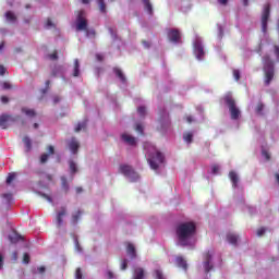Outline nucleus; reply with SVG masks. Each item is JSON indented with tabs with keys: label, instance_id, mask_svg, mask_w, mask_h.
<instances>
[{
	"label": "nucleus",
	"instance_id": "nucleus-48",
	"mask_svg": "<svg viewBox=\"0 0 279 279\" xmlns=\"http://www.w3.org/2000/svg\"><path fill=\"white\" fill-rule=\"evenodd\" d=\"M266 232V229L265 228H260L257 230V236H263Z\"/></svg>",
	"mask_w": 279,
	"mask_h": 279
},
{
	"label": "nucleus",
	"instance_id": "nucleus-59",
	"mask_svg": "<svg viewBox=\"0 0 279 279\" xmlns=\"http://www.w3.org/2000/svg\"><path fill=\"white\" fill-rule=\"evenodd\" d=\"M96 58L99 62L104 60V54H96Z\"/></svg>",
	"mask_w": 279,
	"mask_h": 279
},
{
	"label": "nucleus",
	"instance_id": "nucleus-27",
	"mask_svg": "<svg viewBox=\"0 0 279 279\" xmlns=\"http://www.w3.org/2000/svg\"><path fill=\"white\" fill-rule=\"evenodd\" d=\"M61 186L63 191H69V182L66 181V177H61Z\"/></svg>",
	"mask_w": 279,
	"mask_h": 279
},
{
	"label": "nucleus",
	"instance_id": "nucleus-16",
	"mask_svg": "<svg viewBox=\"0 0 279 279\" xmlns=\"http://www.w3.org/2000/svg\"><path fill=\"white\" fill-rule=\"evenodd\" d=\"M126 254L128 256H130L131 259L136 258V248L134 247V244L128 243Z\"/></svg>",
	"mask_w": 279,
	"mask_h": 279
},
{
	"label": "nucleus",
	"instance_id": "nucleus-58",
	"mask_svg": "<svg viewBox=\"0 0 279 279\" xmlns=\"http://www.w3.org/2000/svg\"><path fill=\"white\" fill-rule=\"evenodd\" d=\"M37 271H38L39 274H45V267H43V266L38 267V268H37Z\"/></svg>",
	"mask_w": 279,
	"mask_h": 279
},
{
	"label": "nucleus",
	"instance_id": "nucleus-4",
	"mask_svg": "<svg viewBox=\"0 0 279 279\" xmlns=\"http://www.w3.org/2000/svg\"><path fill=\"white\" fill-rule=\"evenodd\" d=\"M76 29L77 32H86V36L95 34L94 31L88 32V22L86 21V12L80 11L76 19Z\"/></svg>",
	"mask_w": 279,
	"mask_h": 279
},
{
	"label": "nucleus",
	"instance_id": "nucleus-8",
	"mask_svg": "<svg viewBox=\"0 0 279 279\" xmlns=\"http://www.w3.org/2000/svg\"><path fill=\"white\" fill-rule=\"evenodd\" d=\"M66 148L69 149V151H71L73 156H75L77 151H80V141H77V138L75 137L68 140Z\"/></svg>",
	"mask_w": 279,
	"mask_h": 279
},
{
	"label": "nucleus",
	"instance_id": "nucleus-43",
	"mask_svg": "<svg viewBox=\"0 0 279 279\" xmlns=\"http://www.w3.org/2000/svg\"><path fill=\"white\" fill-rule=\"evenodd\" d=\"M23 263H24V265H29V254H27V253L24 254Z\"/></svg>",
	"mask_w": 279,
	"mask_h": 279
},
{
	"label": "nucleus",
	"instance_id": "nucleus-60",
	"mask_svg": "<svg viewBox=\"0 0 279 279\" xmlns=\"http://www.w3.org/2000/svg\"><path fill=\"white\" fill-rule=\"evenodd\" d=\"M186 121H187V123H193V121H194V120H193V117L187 116V117H186Z\"/></svg>",
	"mask_w": 279,
	"mask_h": 279
},
{
	"label": "nucleus",
	"instance_id": "nucleus-7",
	"mask_svg": "<svg viewBox=\"0 0 279 279\" xmlns=\"http://www.w3.org/2000/svg\"><path fill=\"white\" fill-rule=\"evenodd\" d=\"M194 54L196 56V59L204 60V56H206V52L204 51V46L202 45V37L196 36L194 39Z\"/></svg>",
	"mask_w": 279,
	"mask_h": 279
},
{
	"label": "nucleus",
	"instance_id": "nucleus-62",
	"mask_svg": "<svg viewBox=\"0 0 279 279\" xmlns=\"http://www.w3.org/2000/svg\"><path fill=\"white\" fill-rule=\"evenodd\" d=\"M1 101H2V104H8V97L2 96V97H1Z\"/></svg>",
	"mask_w": 279,
	"mask_h": 279
},
{
	"label": "nucleus",
	"instance_id": "nucleus-61",
	"mask_svg": "<svg viewBox=\"0 0 279 279\" xmlns=\"http://www.w3.org/2000/svg\"><path fill=\"white\" fill-rule=\"evenodd\" d=\"M218 3H220V5H226L228 3V0H218Z\"/></svg>",
	"mask_w": 279,
	"mask_h": 279
},
{
	"label": "nucleus",
	"instance_id": "nucleus-30",
	"mask_svg": "<svg viewBox=\"0 0 279 279\" xmlns=\"http://www.w3.org/2000/svg\"><path fill=\"white\" fill-rule=\"evenodd\" d=\"M137 114H140V117H145V114H147V109L145 108V106H140L137 108Z\"/></svg>",
	"mask_w": 279,
	"mask_h": 279
},
{
	"label": "nucleus",
	"instance_id": "nucleus-18",
	"mask_svg": "<svg viewBox=\"0 0 279 279\" xmlns=\"http://www.w3.org/2000/svg\"><path fill=\"white\" fill-rule=\"evenodd\" d=\"M145 278V269L137 267L134 269L133 279H144Z\"/></svg>",
	"mask_w": 279,
	"mask_h": 279
},
{
	"label": "nucleus",
	"instance_id": "nucleus-50",
	"mask_svg": "<svg viewBox=\"0 0 279 279\" xmlns=\"http://www.w3.org/2000/svg\"><path fill=\"white\" fill-rule=\"evenodd\" d=\"M74 243H75L76 252H82V248L80 247V242H77V239L74 240Z\"/></svg>",
	"mask_w": 279,
	"mask_h": 279
},
{
	"label": "nucleus",
	"instance_id": "nucleus-6",
	"mask_svg": "<svg viewBox=\"0 0 279 279\" xmlns=\"http://www.w3.org/2000/svg\"><path fill=\"white\" fill-rule=\"evenodd\" d=\"M225 101H226L227 106H229L231 119H233V120L239 119V117H241V110H239V108H236V105L234 104L232 96L227 95L225 97Z\"/></svg>",
	"mask_w": 279,
	"mask_h": 279
},
{
	"label": "nucleus",
	"instance_id": "nucleus-35",
	"mask_svg": "<svg viewBox=\"0 0 279 279\" xmlns=\"http://www.w3.org/2000/svg\"><path fill=\"white\" fill-rule=\"evenodd\" d=\"M143 3L148 12V14H151V4L149 3V0H143Z\"/></svg>",
	"mask_w": 279,
	"mask_h": 279
},
{
	"label": "nucleus",
	"instance_id": "nucleus-1",
	"mask_svg": "<svg viewBox=\"0 0 279 279\" xmlns=\"http://www.w3.org/2000/svg\"><path fill=\"white\" fill-rule=\"evenodd\" d=\"M197 232V228L194 222H182L177 227V239L179 245L183 247H193L195 245L197 239L195 234Z\"/></svg>",
	"mask_w": 279,
	"mask_h": 279
},
{
	"label": "nucleus",
	"instance_id": "nucleus-26",
	"mask_svg": "<svg viewBox=\"0 0 279 279\" xmlns=\"http://www.w3.org/2000/svg\"><path fill=\"white\" fill-rule=\"evenodd\" d=\"M97 5L100 12L106 13V2L104 0H97Z\"/></svg>",
	"mask_w": 279,
	"mask_h": 279
},
{
	"label": "nucleus",
	"instance_id": "nucleus-40",
	"mask_svg": "<svg viewBox=\"0 0 279 279\" xmlns=\"http://www.w3.org/2000/svg\"><path fill=\"white\" fill-rule=\"evenodd\" d=\"M274 56L276 58V61L279 62V47L278 46L274 47Z\"/></svg>",
	"mask_w": 279,
	"mask_h": 279
},
{
	"label": "nucleus",
	"instance_id": "nucleus-20",
	"mask_svg": "<svg viewBox=\"0 0 279 279\" xmlns=\"http://www.w3.org/2000/svg\"><path fill=\"white\" fill-rule=\"evenodd\" d=\"M229 178H230V180H231V182H232V186H233L234 189H236V186H238V184H239V174H236V172H234V171H231V172L229 173Z\"/></svg>",
	"mask_w": 279,
	"mask_h": 279
},
{
	"label": "nucleus",
	"instance_id": "nucleus-45",
	"mask_svg": "<svg viewBox=\"0 0 279 279\" xmlns=\"http://www.w3.org/2000/svg\"><path fill=\"white\" fill-rule=\"evenodd\" d=\"M48 159H49V155L48 154H44L40 157V162L44 165V162H47Z\"/></svg>",
	"mask_w": 279,
	"mask_h": 279
},
{
	"label": "nucleus",
	"instance_id": "nucleus-25",
	"mask_svg": "<svg viewBox=\"0 0 279 279\" xmlns=\"http://www.w3.org/2000/svg\"><path fill=\"white\" fill-rule=\"evenodd\" d=\"M9 240L11 241V243H16L17 241H21V235L14 232L11 235H9Z\"/></svg>",
	"mask_w": 279,
	"mask_h": 279
},
{
	"label": "nucleus",
	"instance_id": "nucleus-42",
	"mask_svg": "<svg viewBox=\"0 0 279 279\" xmlns=\"http://www.w3.org/2000/svg\"><path fill=\"white\" fill-rule=\"evenodd\" d=\"M5 257L3 256V253L0 252V271L3 269Z\"/></svg>",
	"mask_w": 279,
	"mask_h": 279
},
{
	"label": "nucleus",
	"instance_id": "nucleus-24",
	"mask_svg": "<svg viewBox=\"0 0 279 279\" xmlns=\"http://www.w3.org/2000/svg\"><path fill=\"white\" fill-rule=\"evenodd\" d=\"M2 202L3 204H7V206L10 205V203L12 202V194H3Z\"/></svg>",
	"mask_w": 279,
	"mask_h": 279
},
{
	"label": "nucleus",
	"instance_id": "nucleus-21",
	"mask_svg": "<svg viewBox=\"0 0 279 279\" xmlns=\"http://www.w3.org/2000/svg\"><path fill=\"white\" fill-rule=\"evenodd\" d=\"M4 16L7 23H16V15L12 11H8Z\"/></svg>",
	"mask_w": 279,
	"mask_h": 279
},
{
	"label": "nucleus",
	"instance_id": "nucleus-36",
	"mask_svg": "<svg viewBox=\"0 0 279 279\" xmlns=\"http://www.w3.org/2000/svg\"><path fill=\"white\" fill-rule=\"evenodd\" d=\"M262 157L264 158V160H269L271 158L269 151H267L266 149L262 150Z\"/></svg>",
	"mask_w": 279,
	"mask_h": 279
},
{
	"label": "nucleus",
	"instance_id": "nucleus-15",
	"mask_svg": "<svg viewBox=\"0 0 279 279\" xmlns=\"http://www.w3.org/2000/svg\"><path fill=\"white\" fill-rule=\"evenodd\" d=\"M69 169H70V180H73V175H75V173H77L78 171L77 163L73 160H70Z\"/></svg>",
	"mask_w": 279,
	"mask_h": 279
},
{
	"label": "nucleus",
	"instance_id": "nucleus-17",
	"mask_svg": "<svg viewBox=\"0 0 279 279\" xmlns=\"http://www.w3.org/2000/svg\"><path fill=\"white\" fill-rule=\"evenodd\" d=\"M175 265H177V267L184 269V271H186V269L189 267V265L186 264L185 259L182 256H178L175 258Z\"/></svg>",
	"mask_w": 279,
	"mask_h": 279
},
{
	"label": "nucleus",
	"instance_id": "nucleus-33",
	"mask_svg": "<svg viewBox=\"0 0 279 279\" xmlns=\"http://www.w3.org/2000/svg\"><path fill=\"white\" fill-rule=\"evenodd\" d=\"M219 171H221V167L218 165L211 166V173H214V175H218Z\"/></svg>",
	"mask_w": 279,
	"mask_h": 279
},
{
	"label": "nucleus",
	"instance_id": "nucleus-31",
	"mask_svg": "<svg viewBox=\"0 0 279 279\" xmlns=\"http://www.w3.org/2000/svg\"><path fill=\"white\" fill-rule=\"evenodd\" d=\"M22 112H24V114H26V117H34L36 114V112L32 109H27V108H23Z\"/></svg>",
	"mask_w": 279,
	"mask_h": 279
},
{
	"label": "nucleus",
	"instance_id": "nucleus-13",
	"mask_svg": "<svg viewBox=\"0 0 279 279\" xmlns=\"http://www.w3.org/2000/svg\"><path fill=\"white\" fill-rule=\"evenodd\" d=\"M64 217H66V209L62 207L58 213H57V226L60 228L62 223H64Z\"/></svg>",
	"mask_w": 279,
	"mask_h": 279
},
{
	"label": "nucleus",
	"instance_id": "nucleus-22",
	"mask_svg": "<svg viewBox=\"0 0 279 279\" xmlns=\"http://www.w3.org/2000/svg\"><path fill=\"white\" fill-rule=\"evenodd\" d=\"M73 77H80V60H74V68H73Z\"/></svg>",
	"mask_w": 279,
	"mask_h": 279
},
{
	"label": "nucleus",
	"instance_id": "nucleus-28",
	"mask_svg": "<svg viewBox=\"0 0 279 279\" xmlns=\"http://www.w3.org/2000/svg\"><path fill=\"white\" fill-rule=\"evenodd\" d=\"M23 143L26 147V150L29 151V149H32V141L29 140V137H24Z\"/></svg>",
	"mask_w": 279,
	"mask_h": 279
},
{
	"label": "nucleus",
	"instance_id": "nucleus-5",
	"mask_svg": "<svg viewBox=\"0 0 279 279\" xmlns=\"http://www.w3.org/2000/svg\"><path fill=\"white\" fill-rule=\"evenodd\" d=\"M119 171L120 173H123V175H125V178H128L130 182H138L141 178L138 173H136L134 169H132V167L128 165H121Z\"/></svg>",
	"mask_w": 279,
	"mask_h": 279
},
{
	"label": "nucleus",
	"instance_id": "nucleus-41",
	"mask_svg": "<svg viewBox=\"0 0 279 279\" xmlns=\"http://www.w3.org/2000/svg\"><path fill=\"white\" fill-rule=\"evenodd\" d=\"M135 132H137V134H143V124L137 123L135 125Z\"/></svg>",
	"mask_w": 279,
	"mask_h": 279
},
{
	"label": "nucleus",
	"instance_id": "nucleus-64",
	"mask_svg": "<svg viewBox=\"0 0 279 279\" xmlns=\"http://www.w3.org/2000/svg\"><path fill=\"white\" fill-rule=\"evenodd\" d=\"M275 180H276L277 184H279V173L275 174Z\"/></svg>",
	"mask_w": 279,
	"mask_h": 279
},
{
	"label": "nucleus",
	"instance_id": "nucleus-57",
	"mask_svg": "<svg viewBox=\"0 0 279 279\" xmlns=\"http://www.w3.org/2000/svg\"><path fill=\"white\" fill-rule=\"evenodd\" d=\"M0 75H5V66L0 65Z\"/></svg>",
	"mask_w": 279,
	"mask_h": 279
},
{
	"label": "nucleus",
	"instance_id": "nucleus-23",
	"mask_svg": "<svg viewBox=\"0 0 279 279\" xmlns=\"http://www.w3.org/2000/svg\"><path fill=\"white\" fill-rule=\"evenodd\" d=\"M183 141H185L187 144L193 143V133H191V132L184 133Z\"/></svg>",
	"mask_w": 279,
	"mask_h": 279
},
{
	"label": "nucleus",
	"instance_id": "nucleus-34",
	"mask_svg": "<svg viewBox=\"0 0 279 279\" xmlns=\"http://www.w3.org/2000/svg\"><path fill=\"white\" fill-rule=\"evenodd\" d=\"M80 217H82V211L77 210L75 214H73L72 221L77 223V219H80Z\"/></svg>",
	"mask_w": 279,
	"mask_h": 279
},
{
	"label": "nucleus",
	"instance_id": "nucleus-39",
	"mask_svg": "<svg viewBox=\"0 0 279 279\" xmlns=\"http://www.w3.org/2000/svg\"><path fill=\"white\" fill-rule=\"evenodd\" d=\"M155 276L157 279H165V275H162V270L160 269L155 270Z\"/></svg>",
	"mask_w": 279,
	"mask_h": 279
},
{
	"label": "nucleus",
	"instance_id": "nucleus-47",
	"mask_svg": "<svg viewBox=\"0 0 279 279\" xmlns=\"http://www.w3.org/2000/svg\"><path fill=\"white\" fill-rule=\"evenodd\" d=\"M75 279H82V270L80 268L76 269Z\"/></svg>",
	"mask_w": 279,
	"mask_h": 279
},
{
	"label": "nucleus",
	"instance_id": "nucleus-3",
	"mask_svg": "<svg viewBox=\"0 0 279 279\" xmlns=\"http://www.w3.org/2000/svg\"><path fill=\"white\" fill-rule=\"evenodd\" d=\"M264 73H265V84L269 86L271 80H274V61L269 57H264Z\"/></svg>",
	"mask_w": 279,
	"mask_h": 279
},
{
	"label": "nucleus",
	"instance_id": "nucleus-38",
	"mask_svg": "<svg viewBox=\"0 0 279 279\" xmlns=\"http://www.w3.org/2000/svg\"><path fill=\"white\" fill-rule=\"evenodd\" d=\"M233 77L235 82H239V80H241V72L239 70H233Z\"/></svg>",
	"mask_w": 279,
	"mask_h": 279
},
{
	"label": "nucleus",
	"instance_id": "nucleus-37",
	"mask_svg": "<svg viewBox=\"0 0 279 279\" xmlns=\"http://www.w3.org/2000/svg\"><path fill=\"white\" fill-rule=\"evenodd\" d=\"M14 178H16V173H10L7 178V184H11L14 181Z\"/></svg>",
	"mask_w": 279,
	"mask_h": 279
},
{
	"label": "nucleus",
	"instance_id": "nucleus-63",
	"mask_svg": "<svg viewBox=\"0 0 279 279\" xmlns=\"http://www.w3.org/2000/svg\"><path fill=\"white\" fill-rule=\"evenodd\" d=\"M48 154H53V146L48 147Z\"/></svg>",
	"mask_w": 279,
	"mask_h": 279
},
{
	"label": "nucleus",
	"instance_id": "nucleus-9",
	"mask_svg": "<svg viewBox=\"0 0 279 279\" xmlns=\"http://www.w3.org/2000/svg\"><path fill=\"white\" fill-rule=\"evenodd\" d=\"M269 4H266L262 13V32L264 34H267V21H269Z\"/></svg>",
	"mask_w": 279,
	"mask_h": 279
},
{
	"label": "nucleus",
	"instance_id": "nucleus-2",
	"mask_svg": "<svg viewBox=\"0 0 279 279\" xmlns=\"http://www.w3.org/2000/svg\"><path fill=\"white\" fill-rule=\"evenodd\" d=\"M144 149L146 151V158L148 160L150 169L156 171L159 167L165 165V155L156 149V146L151 142L144 143Z\"/></svg>",
	"mask_w": 279,
	"mask_h": 279
},
{
	"label": "nucleus",
	"instance_id": "nucleus-10",
	"mask_svg": "<svg viewBox=\"0 0 279 279\" xmlns=\"http://www.w3.org/2000/svg\"><path fill=\"white\" fill-rule=\"evenodd\" d=\"M210 260H213V252H207L205 254V262L203 264L204 270L206 271V274H208V271H210V269H213V265L210 264Z\"/></svg>",
	"mask_w": 279,
	"mask_h": 279
},
{
	"label": "nucleus",
	"instance_id": "nucleus-29",
	"mask_svg": "<svg viewBox=\"0 0 279 279\" xmlns=\"http://www.w3.org/2000/svg\"><path fill=\"white\" fill-rule=\"evenodd\" d=\"M113 71L116 75L119 77V80H121L122 82H125V75H123V72H121V70L116 68Z\"/></svg>",
	"mask_w": 279,
	"mask_h": 279
},
{
	"label": "nucleus",
	"instance_id": "nucleus-12",
	"mask_svg": "<svg viewBox=\"0 0 279 279\" xmlns=\"http://www.w3.org/2000/svg\"><path fill=\"white\" fill-rule=\"evenodd\" d=\"M121 138L123 143H125L126 145H131V146L136 145V137L132 136L130 133H123L121 135Z\"/></svg>",
	"mask_w": 279,
	"mask_h": 279
},
{
	"label": "nucleus",
	"instance_id": "nucleus-32",
	"mask_svg": "<svg viewBox=\"0 0 279 279\" xmlns=\"http://www.w3.org/2000/svg\"><path fill=\"white\" fill-rule=\"evenodd\" d=\"M84 128H86V122H80L76 126H75V132H82V130H84Z\"/></svg>",
	"mask_w": 279,
	"mask_h": 279
},
{
	"label": "nucleus",
	"instance_id": "nucleus-54",
	"mask_svg": "<svg viewBox=\"0 0 279 279\" xmlns=\"http://www.w3.org/2000/svg\"><path fill=\"white\" fill-rule=\"evenodd\" d=\"M44 199H46L47 202H49V204H51L53 201L51 199V196L47 195V194H43Z\"/></svg>",
	"mask_w": 279,
	"mask_h": 279
},
{
	"label": "nucleus",
	"instance_id": "nucleus-11",
	"mask_svg": "<svg viewBox=\"0 0 279 279\" xmlns=\"http://www.w3.org/2000/svg\"><path fill=\"white\" fill-rule=\"evenodd\" d=\"M168 38H169V40L171 43H175V44L180 43V38H181L180 31H178V29H170L168 32Z\"/></svg>",
	"mask_w": 279,
	"mask_h": 279
},
{
	"label": "nucleus",
	"instance_id": "nucleus-14",
	"mask_svg": "<svg viewBox=\"0 0 279 279\" xmlns=\"http://www.w3.org/2000/svg\"><path fill=\"white\" fill-rule=\"evenodd\" d=\"M10 121H12V117H10L8 114L0 116V128L5 130V128H8V125H10Z\"/></svg>",
	"mask_w": 279,
	"mask_h": 279
},
{
	"label": "nucleus",
	"instance_id": "nucleus-55",
	"mask_svg": "<svg viewBox=\"0 0 279 279\" xmlns=\"http://www.w3.org/2000/svg\"><path fill=\"white\" fill-rule=\"evenodd\" d=\"M11 258H12V260H19V253L17 252H13Z\"/></svg>",
	"mask_w": 279,
	"mask_h": 279
},
{
	"label": "nucleus",
	"instance_id": "nucleus-49",
	"mask_svg": "<svg viewBox=\"0 0 279 279\" xmlns=\"http://www.w3.org/2000/svg\"><path fill=\"white\" fill-rule=\"evenodd\" d=\"M218 36L219 38L223 36V27H221V25H218Z\"/></svg>",
	"mask_w": 279,
	"mask_h": 279
},
{
	"label": "nucleus",
	"instance_id": "nucleus-46",
	"mask_svg": "<svg viewBox=\"0 0 279 279\" xmlns=\"http://www.w3.org/2000/svg\"><path fill=\"white\" fill-rule=\"evenodd\" d=\"M121 269L122 271H125V269H128V259H123L121 263Z\"/></svg>",
	"mask_w": 279,
	"mask_h": 279
},
{
	"label": "nucleus",
	"instance_id": "nucleus-51",
	"mask_svg": "<svg viewBox=\"0 0 279 279\" xmlns=\"http://www.w3.org/2000/svg\"><path fill=\"white\" fill-rule=\"evenodd\" d=\"M48 58H49L50 60H58V53H57V52H53V53L49 54Z\"/></svg>",
	"mask_w": 279,
	"mask_h": 279
},
{
	"label": "nucleus",
	"instance_id": "nucleus-19",
	"mask_svg": "<svg viewBox=\"0 0 279 279\" xmlns=\"http://www.w3.org/2000/svg\"><path fill=\"white\" fill-rule=\"evenodd\" d=\"M227 241L231 245H236V243H239V235H236V233H228Z\"/></svg>",
	"mask_w": 279,
	"mask_h": 279
},
{
	"label": "nucleus",
	"instance_id": "nucleus-56",
	"mask_svg": "<svg viewBox=\"0 0 279 279\" xmlns=\"http://www.w3.org/2000/svg\"><path fill=\"white\" fill-rule=\"evenodd\" d=\"M107 278H108V279L114 278V274H112V271L108 270V271H107Z\"/></svg>",
	"mask_w": 279,
	"mask_h": 279
},
{
	"label": "nucleus",
	"instance_id": "nucleus-53",
	"mask_svg": "<svg viewBox=\"0 0 279 279\" xmlns=\"http://www.w3.org/2000/svg\"><path fill=\"white\" fill-rule=\"evenodd\" d=\"M2 88H4V90H8V89L12 88V86L10 85V83L5 82L2 84Z\"/></svg>",
	"mask_w": 279,
	"mask_h": 279
},
{
	"label": "nucleus",
	"instance_id": "nucleus-44",
	"mask_svg": "<svg viewBox=\"0 0 279 279\" xmlns=\"http://www.w3.org/2000/svg\"><path fill=\"white\" fill-rule=\"evenodd\" d=\"M263 108H265V106L263 104H258L257 105V108H256V112L258 114H263Z\"/></svg>",
	"mask_w": 279,
	"mask_h": 279
},
{
	"label": "nucleus",
	"instance_id": "nucleus-52",
	"mask_svg": "<svg viewBox=\"0 0 279 279\" xmlns=\"http://www.w3.org/2000/svg\"><path fill=\"white\" fill-rule=\"evenodd\" d=\"M63 71H64V68L59 66V68L57 69V72L53 71L52 73H53V75H58V73H63Z\"/></svg>",
	"mask_w": 279,
	"mask_h": 279
}]
</instances>
